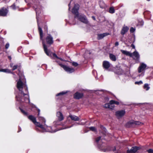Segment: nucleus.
Masks as SVG:
<instances>
[{
  "label": "nucleus",
  "instance_id": "25",
  "mask_svg": "<svg viewBox=\"0 0 153 153\" xmlns=\"http://www.w3.org/2000/svg\"><path fill=\"white\" fill-rule=\"evenodd\" d=\"M144 88L146 91H147L149 89L150 87L149 86V85L148 84H145L144 85Z\"/></svg>",
  "mask_w": 153,
  "mask_h": 153
},
{
  "label": "nucleus",
  "instance_id": "46",
  "mask_svg": "<svg viewBox=\"0 0 153 153\" xmlns=\"http://www.w3.org/2000/svg\"><path fill=\"white\" fill-rule=\"evenodd\" d=\"M68 6H69V10H70V8H71V7H70V3L69 4H68Z\"/></svg>",
  "mask_w": 153,
  "mask_h": 153
},
{
  "label": "nucleus",
  "instance_id": "48",
  "mask_svg": "<svg viewBox=\"0 0 153 153\" xmlns=\"http://www.w3.org/2000/svg\"><path fill=\"white\" fill-rule=\"evenodd\" d=\"M21 131V128H19V131H18V132H19L20 131Z\"/></svg>",
  "mask_w": 153,
  "mask_h": 153
},
{
  "label": "nucleus",
  "instance_id": "4",
  "mask_svg": "<svg viewBox=\"0 0 153 153\" xmlns=\"http://www.w3.org/2000/svg\"><path fill=\"white\" fill-rule=\"evenodd\" d=\"M101 137H99L97 138L95 140V142L99 148L102 152H107L109 151H112L114 152V153H117L118 150H117L115 146H113L112 147H108L106 148H103L104 145L102 146L101 145V142L102 141V139H101Z\"/></svg>",
  "mask_w": 153,
  "mask_h": 153
},
{
  "label": "nucleus",
  "instance_id": "14",
  "mask_svg": "<svg viewBox=\"0 0 153 153\" xmlns=\"http://www.w3.org/2000/svg\"><path fill=\"white\" fill-rule=\"evenodd\" d=\"M111 64L107 61H104L102 63V66L105 69H108L111 66Z\"/></svg>",
  "mask_w": 153,
  "mask_h": 153
},
{
  "label": "nucleus",
  "instance_id": "39",
  "mask_svg": "<svg viewBox=\"0 0 153 153\" xmlns=\"http://www.w3.org/2000/svg\"><path fill=\"white\" fill-rule=\"evenodd\" d=\"M11 7L14 10H15L16 9V5L14 4L11 5Z\"/></svg>",
  "mask_w": 153,
  "mask_h": 153
},
{
  "label": "nucleus",
  "instance_id": "51",
  "mask_svg": "<svg viewBox=\"0 0 153 153\" xmlns=\"http://www.w3.org/2000/svg\"><path fill=\"white\" fill-rule=\"evenodd\" d=\"M73 126V125H72V126H70V127H67V128H62V129H65V128H70V127H71V126Z\"/></svg>",
  "mask_w": 153,
  "mask_h": 153
},
{
  "label": "nucleus",
  "instance_id": "53",
  "mask_svg": "<svg viewBox=\"0 0 153 153\" xmlns=\"http://www.w3.org/2000/svg\"><path fill=\"white\" fill-rule=\"evenodd\" d=\"M56 61L57 62H59L57 60H56Z\"/></svg>",
  "mask_w": 153,
  "mask_h": 153
},
{
  "label": "nucleus",
  "instance_id": "23",
  "mask_svg": "<svg viewBox=\"0 0 153 153\" xmlns=\"http://www.w3.org/2000/svg\"><path fill=\"white\" fill-rule=\"evenodd\" d=\"M0 72H4L6 73H11V71L8 69H4L0 70Z\"/></svg>",
  "mask_w": 153,
  "mask_h": 153
},
{
  "label": "nucleus",
  "instance_id": "21",
  "mask_svg": "<svg viewBox=\"0 0 153 153\" xmlns=\"http://www.w3.org/2000/svg\"><path fill=\"white\" fill-rule=\"evenodd\" d=\"M110 59L111 60L113 61H115L116 60V56L112 53L109 54Z\"/></svg>",
  "mask_w": 153,
  "mask_h": 153
},
{
  "label": "nucleus",
  "instance_id": "40",
  "mask_svg": "<svg viewBox=\"0 0 153 153\" xmlns=\"http://www.w3.org/2000/svg\"><path fill=\"white\" fill-rule=\"evenodd\" d=\"M119 44V42H116L115 43V46H117Z\"/></svg>",
  "mask_w": 153,
  "mask_h": 153
},
{
  "label": "nucleus",
  "instance_id": "17",
  "mask_svg": "<svg viewBox=\"0 0 153 153\" xmlns=\"http://www.w3.org/2000/svg\"><path fill=\"white\" fill-rule=\"evenodd\" d=\"M56 116L59 121H61L64 119L62 113L60 111L57 112Z\"/></svg>",
  "mask_w": 153,
  "mask_h": 153
},
{
  "label": "nucleus",
  "instance_id": "45",
  "mask_svg": "<svg viewBox=\"0 0 153 153\" xmlns=\"http://www.w3.org/2000/svg\"><path fill=\"white\" fill-rule=\"evenodd\" d=\"M37 110H38V115L39 116V114L40 110H39V109H37Z\"/></svg>",
  "mask_w": 153,
  "mask_h": 153
},
{
  "label": "nucleus",
  "instance_id": "49",
  "mask_svg": "<svg viewBox=\"0 0 153 153\" xmlns=\"http://www.w3.org/2000/svg\"><path fill=\"white\" fill-rule=\"evenodd\" d=\"M58 59H60L61 61H63V59H62L61 58H58Z\"/></svg>",
  "mask_w": 153,
  "mask_h": 153
},
{
  "label": "nucleus",
  "instance_id": "37",
  "mask_svg": "<svg viewBox=\"0 0 153 153\" xmlns=\"http://www.w3.org/2000/svg\"><path fill=\"white\" fill-rule=\"evenodd\" d=\"M18 67V65H14L13 66V68H13L12 70L13 71V70H14L16 69Z\"/></svg>",
  "mask_w": 153,
  "mask_h": 153
},
{
  "label": "nucleus",
  "instance_id": "29",
  "mask_svg": "<svg viewBox=\"0 0 153 153\" xmlns=\"http://www.w3.org/2000/svg\"><path fill=\"white\" fill-rule=\"evenodd\" d=\"M109 108H110L111 109H113L114 107V105L113 103H111L110 102V101L109 102Z\"/></svg>",
  "mask_w": 153,
  "mask_h": 153
},
{
  "label": "nucleus",
  "instance_id": "9",
  "mask_svg": "<svg viewBox=\"0 0 153 153\" xmlns=\"http://www.w3.org/2000/svg\"><path fill=\"white\" fill-rule=\"evenodd\" d=\"M131 57H132L133 58L136 60H139L140 59V55L139 53L136 51H135L132 53H131Z\"/></svg>",
  "mask_w": 153,
  "mask_h": 153
},
{
  "label": "nucleus",
  "instance_id": "50",
  "mask_svg": "<svg viewBox=\"0 0 153 153\" xmlns=\"http://www.w3.org/2000/svg\"><path fill=\"white\" fill-rule=\"evenodd\" d=\"M137 10H136L134 11V12H135V13H137Z\"/></svg>",
  "mask_w": 153,
  "mask_h": 153
},
{
  "label": "nucleus",
  "instance_id": "33",
  "mask_svg": "<svg viewBox=\"0 0 153 153\" xmlns=\"http://www.w3.org/2000/svg\"><path fill=\"white\" fill-rule=\"evenodd\" d=\"M72 65L76 67L78 65V64L76 62H73L72 63Z\"/></svg>",
  "mask_w": 153,
  "mask_h": 153
},
{
  "label": "nucleus",
  "instance_id": "10",
  "mask_svg": "<svg viewBox=\"0 0 153 153\" xmlns=\"http://www.w3.org/2000/svg\"><path fill=\"white\" fill-rule=\"evenodd\" d=\"M125 111L123 110L117 111L116 112L115 114L117 118L119 119L123 116L125 114Z\"/></svg>",
  "mask_w": 153,
  "mask_h": 153
},
{
  "label": "nucleus",
  "instance_id": "38",
  "mask_svg": "<svg viewBox=\"0 0 153 153\" xmlns=\"http://www.w3.org/2000/svg\"><path fill=\"white\" fill-rule=\"evenodd\" d=\"M147 151L149 153H153V150L152 149H150L147 150Z\"/></svg>",
  "mask_w": 153,
  "mask_h": 153
},
{
  "label": "nucleus",
  "instance_id": "32",
  "mask_svg": "<svg viewBox=\"0 0 153 153\" xmlns=\"http://www.w3.org/2000/svg\"><path fill=\"white\" fill-rule=\"evenodd\" d=\"M135 29L133 27L131 28L130 29V32L131 33H133L135 31Z\"/></svg>",
  "mask_w": 153,
  "mask_h": 153
},
{
  "label": "nucleus",
  "instance_id": "16",
  "mask_svg": "<svg viewBox=\"0 0 153 153\" xmlns=\"http://www.w3.org/2000/svg\"><path fill=\"white\" fill-rule=\"evenodd\" d=\"M83 96V94L82 93L76 92L74 95V98L76 99H79L82 98Z\"/></svg>",
  "mask_w": 153,
  "mask_h": 153
},
{
  "label": "nucleus",
  "instance_id": "18",
  "mask_svg": "<svg viewBox=\"0 0 153 153\" xmlns=\"http://www.w3.org/2000/svg\"><path fill=\"white\" fill-rule=\"evenodd\" d=\"M68 117H70L72 120L74 121H79L80 119V118L79 117L74 115H72L71 114L69 115Z\"/></svg>",
  "mask_w": 153,
  "mask_h": 153
},
{
  "label": "nucleus",
  "instance_id": "41",
  "mask_svg": "<svg viewBox=\"0 0 153 153\" xmlns=\"http://www.w3.org/2000/svg\"><path fill=\"white\" fill-rule=\"evenodd\" d=\"M131 47L133 49H135V46L133 44H131Z\"/></svg>",
  "mask_w": 153,
  "mask_h": 153
},
{
  "label": "nucleus",
  "instance_id": "8",
  "mask_svg": "<svg viewBox=\"0 0 153 153\" xmlns=\"http://www.w3.org/2000/svg\"><path fill=\"white\" fill-rule=\"evenodd\" d=\"M140 149L139 147L135 146L132 147L131 149H128L126 151V153H135Z\"/></svg>",
  "mask_w": 153,
  "mask_h": 153
},
{
  "label": "nucleus",
  "instance_id": "7",
  "mask_svg": "<svg viewBox=\"0 0 153 153\" xmlns=\"http://www.w3.org/2000/svg\"><path fill=\"white\" fill-rule=\"evenodd\" d=\"M59 64L66 71L69 73H72L74 71V69L73 68L69 67L61 64L59 63Z\"/></svg>",
  "mask_w": 153,
  "mask_h": 153
},
{
  "label": "nucleus",
  "instance_id": "35",
  "mask_svg": "<svg viewBox=\"0 0 153 153\" xmlns=\"http://www.w3.org/2000/svg\"><path fill=\"white\" fill-rule=\"evenodd\" d=\"M10 44L9 43H7L5 45V48L6 49H8L9 47Z\"/></svg>",
  "mask_w": 153,
  "mask_h": 153
},
{
  "label": "nucleus",
  "instance_id": "11",
  "mask_svg": "<svg viewBox=\"0 0 153 153\" xmlns=\"http://www.w3.org/2000/svg\"><path fill=\"white\" fill-rule=\"evenodd\" d=\"M45 39L47 44L51 45L53 43V38L50 35L48 34Z\"/></svg>",
  "mask_w": 153,
  "mask_h": 153
},
{
  "label": "nucleus",
  "instance_id": "15",
  "mask_svg": "<svg viewBox=\"0 0 153 153\" xmlns=\"http://www.w3.org/2000/svg\"><path fill=\"white\" fill-rule=\"evenodd\" d=\"M128 27L127 26H125L124 25L121 31V34L122 35H124L128 31Z\"/></svg>",
  "mask_w": 153,
  "mask_h": 153
},
{
  "label": "nucleus",
  "instance_id": "12",
  "mask_svg": "<svg viewBox=\"0 0 153 153\" xmlns=\"http://www.w3.org/2000/svg\"><path fill=\"white\" fill-rule=\"evenodd\" d=\"M146 67V64L143 63H142L140 64V66L138 68V72L140 73L144 71Z\"/></svg>",
  "mask_w": 153,
  "mask_h": 153
},
{
  "label": "nucleus",
  "instance_id": "44",
  "mask_svg": "<svg viewBox=\"0 0 153 153\" xmlns=\"http://www.w3.org/2000/svg\"><path fill=\"white\" fill-rule=\"evenodd\" d=\"M8 59L10 60H11V56H8Z\"/></svg>",
  "mask_w": 153,
  "mask_h": 153
},
{
  "label": "nucleus",
  "instance_id": "13",
  "mask_svg": "<svg viewBox=\"0 0 153 153\" xmlns=\"http://www.w3.org/2000/svg\"><path fill=\"white\" fill-rule=\"evenodd\" d=\"M8 10L5 8H2L0 10V16H4L7 15Z\"/></svg>",
  "mask_w": 153,
  "mask_h": 153
},
{
  "label": "nucleus",
  "instance_id": "34",
  "mask_svg": "<svg viewBox=\"0 0 153 153\" xmlns=\"http://www.w3.org/2000/svg\"><path fill=\"white\" fill-rule=\"evenodd\" d=\"M20 110L22 113H23L24 115H27V112H25L24 110L22 109H20Z\"/></svg>",
  "mask_w": 153,
  "mask_h": 153
},
{
  "label": "nucleus",
  "instance_id": "27",
  "mask_svg": "<svg viewBox=\"0 0 153 153\" xmlns=\"http://www.w3.org/2000/svg\"><path fill=\"white\" fill-rule=\"evenodd\" d=\"M110 102L111 103H113L114 104H115L117 105H118L119 104V103L118 102L113 100H111L110 101Z\"/></svg>",
  "mask_w": 153,
  "mask_h": 153
},
{
  "label": "nucleus",
  "instance_id": "36",
  "mask_svg": "<svg viewBox=\"0 0 153 153\" xmlns=\"http://www.w3.org/2000/svg\"><path fill=\"white\" fill-rule=\"evenodd\" d=\"M109 103H106L104 105V107L106 108H109Z\"/></svg>",
  "mask_w": 153,
  "mask_h": 153
},
{
  "label": "nucleus",
  "instance_id": "42",
  "mask_svg": "<svg viewBox=\"0 0 153 153\" xmlns=\"http://www.w3.org/2000/svg\"><path fill=\"white\" fill-rule=\"evenodd\" d=\"M10 67L11 68H13V63H10Z\"/></svg>",
  "mask_w": 153,
  "mask_h": 153
},
{
  "label": "nucleus",
  "instance_id": "47",
  "mask_svg": "<svg viewBox=\"0 0 153 153\" xmlns=\"http://www.w3.org/2000/svg\"><path fill=\"white\" fill-rule=\"evenodd\" d=\"M92 19H93L94 20H96V19H95V17L94 16H92Z\"/></svg>",
  "mask_w": 153,
  "mask_h": 153
},
{
  "label": "nucleus",
  "instance_id": "30",
  "mask_svg": "<svg viewBox=\"0 0 153 153\" xmlns=\"http://www.w3.org/2000/svg\"><path fill=\"white\" fill-rule=\"evenodd\" d=\"M89 129L93 131H96V129L95 127H89Z\"/></svg>",
  "mask_w": 153,
  "mask_h": 153
},
{
  "label": "nucleus",
  "instance_id": "6",
  "mask_svg": "<svg viewBox=\"0 0 153 153\" xmlns=\"http://www.w3.org/2000/svg\"><path fill=\"white\" fill-rule=\"evenodd\" d=\"M28 118L32 121L36 126L39 127L42 129H44V131H45V129L42 125L40 123L36 121V118L35 117L32 115H30L28 117Z\"/></svg>",
  "mask_w": 153,
  "mask_h": 153
},
{
  "label": "nucleus",
  "instance_id": "1",
  "mask_svg": "<svg viewBox=\"0 0 153 153\" xmlns=\"http://www.w3.org/2000/svg\"><path fill=\"white\" fill-rule=\"evenodd\" d=\"M18 74L19 79L17 81L16 87L19 91L18 94L16 96L17 101L20 102H29V97L28 94L27 87L23 74L19 71Z\"/></svg>",
  "mask_w": 153,
  "mask_h": 153
},
{
  "label": "nucleus",
  "instance_id": "31",
  "mask_svg": "<svg viewBox=\"0 0 153 153\" xmlns=\"http://www.w3.org/2000/svg\"><path fill=\"white\" fill-rule=\"evenodd\" d=\"M143 83V82L142 81H140L139 82H135V84H137L138 85L141 84Z\"/></svg>",
  "mask_w": 153,
  "mask_h": 153
},
{
  "label": "nucleus",
  "instance_id": "22",
  "mask_svg": "<svg viewBox=\"0 0 153 153\" xmlns=\"http://www.w3.org/2000/svg\"><path fill=\"white\" fill-rule=\"evenodd\" d=\"M120 51L124 54L126 55L127 56H131V53H130V52L123 50H121Z\"/></svg>",
  "mask_w": 153,
  "mask_h": 153
},
{
  "label": "nucleus",
  "instance_id": "52",
  "mask_svg": "<svg viewBox=\"0 0 153 153\" xmlns=\"http://www.w3.org/2000/svg\"><path fill=\"white\" fill-rule=\"evenodd\" d=\"M76 123L78 125H80V123Z\"/></svg>",
  "mask_w": 153,
  "mask_h": 153
},
{
  "label": "nucleus",
  "instance_id": "28",
  "mask_svg": "<svg viewBox=\"0 0 153 153\" xmlns=\"http://www.w3.org/2000/svg\"><path fill=\"white\" fill-rule=\"evenodd\" d=\"M67 93V91L65 92V91H63L59 93L58 94H57L56 95V96H58L59 95H63L64 94H66Z\"/></svg>",
  "mask_w": 153,
  "mask_h": 153
},
{
  "label": "nucleus",
  "instance_id": "2",
  "mask_svg": "<svg viewBox=\"0 0 153 153\" xmlns=\"http://www.w3.org/2000/svg\"><path fill=\"white\" fill-rule=\"evenodd\" d=\"M34 8H35V10L36 13L37 21L38 27V30L40 36V39L42 41V44L45 53L48 56H51L52 55H53V57H54L55 58H56L57 59L59 58L55 53H53L50 51L48 52V51L47 47L44 42V40L43 38V34L42 30V29L39 26V24L38 23V15H39V13H41V10L42 9V7L41 6H38L37 7L36 5H35L34 6Z\"/></svg>",
  "mask_w": 153,
  "mask_h": 153
},
{
  "label": "nucleus",
  "instance_id": "20",
  "mask_svg": "<svg viewBox=\"0 0 153 153\" xmlns=\"http://www.w3.org/2000/svg\"><path fill=\"white\" fill-rule=\"evenodd\" d=\"M133 120H131L127 123L126 125V127L129 128L134 126Z\"/></svg>",
  "mask_w": 153,
  "mask_h": 153
},
{
  "label": "nucleus",
  "instance_id": "5",
  "mask_svg": "<svg viewBox=\"0 0 153 153\" xmlns=\"http://www.w3.org/2000/svg\"><path fill=\"white\" fill-rule=\"evenodd\" d=\"M39 120L40 121H42V122L44 123V125H43V127L45 129V131H44V129H42L43 132L47 131L51 133L55 132L57 131V130H53L52 129V128L51 127H48L45 124L46 120L45 119L42 117H39Z\"/></svg>",
  "mask_w": 153,
  "mask_h": 153
},
{
  "label": "nucleus",
  "instance_id": "54",
  "mask_svg": "<svg viewBox=\"0 0 153 153\" xmlns=\"http://www.w3.org/2000/svg\"><path fill=\"white\" fill-rule=\"evenodd\" d=\"M147 0V1H150V0Z\"/></svg>",
  "mask_w": 153,
  "mask_h": 153
},
{
  "label": "nucleus",
  "instance_id": "43",
  "mask_svg": "<svg viewBox=\"0 0 153 153\" xmlns=\"http://www.w3.org/2000/svg\"><path fill=\"white\" fill-rule=\"evenodd\" d=\"M144 75V73H142V74H141L140 75H139V76H143V75Z\"/></svg>",
  "mask_w": 153,
  "mask_h": 153
},
{
  "label": "nucleus",
  "instance_id": "26",
  "mask_svg": "<svg viewBox=\"0 0 153 153\" xmlns=\"http://www.w3.org/2000/svg\"><path fill=\"white\" fill-rule=\"evenodd\" d=\"M109 12L111 13H113L115 12V10L113 7H111L110 8Z\"/></svg>",
  "mask_w": 153,
  "mask_h": 153
},
{
  "label": "nucleus",
  "instance_id": "3",
  "mask_svg": "<svg viewBox=\"0 0 153 153\" xmlns=\"http://www.w3.org/2000/svg\"><path fill=\"white\" fill-rule=\"evenodd\" d=\"M79 8V5L78 4H75L74 7L72 9V13L75 15V18H77L79 20L85 24H87L88 21L86 16L83 15H79L78 10Z\"/></svg>",
  "mask_w": 153,
  "mask_h": 153
},
{
  "label": "nucleus",
  "instance_id": "24",
  "mask_svg": "<svg viewBox=\"0 0 153 153\" xmlns=\"http://www.w3.org/2000/svg\"><path fill=\"white\" fill-rule=\"evenodd\" d=\"M133 124L134 126V125H142L143 124V123H141L139 121H135L133 120Z\"/></svg>",
  "mask_w": 153,
  "mask_h": 153
},
{
  "label": "nucleus",
  "instance_id": "19",
  "mask_svg": "<svg viewBox=\"0 0 153 153\" xmlns=\"http://www.w3.org/2000/svg\"><path fill=\"white\" fill-rule=\"evenodd\" d=\"M109 33H106L102 34H97V39L100 40L103 38L104 37L108 35Z\"/></svg>",
  "mask_w": 153,
  "mask_h": 153
}]
</instances>
